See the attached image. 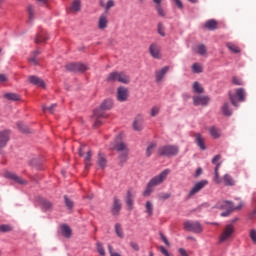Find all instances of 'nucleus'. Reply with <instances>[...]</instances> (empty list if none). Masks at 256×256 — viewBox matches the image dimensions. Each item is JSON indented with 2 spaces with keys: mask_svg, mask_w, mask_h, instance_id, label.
<instances>
[{
  "mask_svg": "<svg viewBox=\"0 0 256 256\" xmlns=\"http://www.w3.org/2000/svg\"><path fill=\"white\" fill-rule=\"evenodd\" d=\"M205 27L206 29H208L209 31H215V29H217V21L216 20H208L206 23H205Z\"/></svg>",
  "mask_w": 256,
  "mask_h": 256,
  "instance_id": "nucleus-33",
  "label": "nucleus"
},
{
  "mask_svg": "<svg viewBox=\"0 0 256 256\" xmlns=\"http://www.w3.org/2000/svg\"><path fill=\"white\" fill-rule=\"evenodd\" d=\"M9 135L10 132L7 130L0 132V149L6 147L7 143H9Z\"/></svg>",
  "mask_w": 256,
  "mask_h": 256,
  "instance_id": "nucleus-17",
  "label": "nucleus"
},
{
  "mask_svg": "<svg viewBox=\"0 0 256 256\" xmlns=\"http://www.w3.org/2000/svg\"><path fill=\"white\" fill-rule=\"evenodd\" d=\"M47 39H49V38L47 37V34H46L45 32H39V33L36 35V37H35V39H34V42H35L36 44L45 43V41H47Z\"/></svg>",
  "mask_w": 256,
  "mask_h": 256,
  "instance_id": "nucleus-29",
  "label": "nucleus"
},
{
  "mask_svg": "<svg viewBox=\"0 0 256 256\" xmlns=\"http://www.w3.org/2000/svg\"><path fill=\"white\" fill-rule=\"evenodd\" d=\"M41 52L39 50H35L32 52V55L29 57L28 61L30 65H39V59L37 58L38 55H40Z\"/></svg>",
  "mask_w": 256,
  "mask_h": 256,
  "instance_id": "nucleus-27",
  "label": "nucleus"
},
{
  "mask_svg": "<svg viewBox=\"0 0 256 256\" xmlns=\"http://www.w3.org/2000/svg\"><path fill=\"white\" fill-rule=\"evenodd\" d=\"M115 5V1L114 0H108L105 6V13L107 15V13H109V11L111 10V8H113V6Z\"/></svg>",
  "mask_w": 256,
  "mask_h": 256,
  "instance_id": "nucleus-47",
  "label": "nucleus"
},
{
  "mask_svg": "<svg viewBox=\"0 0 256 256\" xmlns=\"http://www.w3.org/2000/svg\"><path fill=\"white\" fill-rule=\"evenodd\" d=\"M127 97H129L127 88L119 87L117 89V100L123 103V101H127Z\"/></svg>",
  "mask_w": 256,
  "mask_h": 256,
  "instance_id": "nucleus-16",
  "label": "nucleus"
},
{
  "mask_svg": "<svg viewBox=\"0 0 256 256\" xmlns=\"http://www.w3.org/2000/svg\"><path fill=\"white\" fill-rule=\"evenodd\" d=\"M120 211H121V200H119L117 197H114L111 213L112 215H119Z\"/></svg>",
  "mask_w": 256,
  "mask_h": 256,
  "instance_id": "nucleus-22",
  "label": "nucleus"
},
{
  "mask_svg": "<svg viewBox=\"0 0 256 256\" xmlns=\"http://www.w3.org/2000/svg\"><path fill=\"white\" fill-rule=\"evenodd\" d=\"M109 27V17L107 14H101L98 18V29L101 31L107 29Z\"/></svg>",
  "mask_w": 256,
  "mask_h": 256,
  "instance_id": "nucleus-14",
  "label": "nucleus"
},
{
  "mask_svg": "<svg viewBox=\"0 0 256 256\" xmlns=\"http://www.w3.org/2000/svg\"><path fill=\"white\" fill-rule=\"evenodd\" d=\"M209 131L213 139H219V137H221V133L219 132V129H217L215 126L210 127Z\"/></svg>",
  "mask_w": 256,
  "mask_h": 256,
  "instance_id": "nucleus-38",
  "label": "nucleus"
},
{
  "mask_svg": "<svg viewBox=\"0 0 256 256\" xmlns=\"http://www.w3.org/2000/svg\"><path fill=\"white\" fill-rule=\"evenodd\" d=\"M0 231L1 233H9L10 231H13V228L10 225H0Z\"/></svg>",
  "mask_w": 256,
  "mask_h": 256,
  "instance_id": "nucleus-52",
  "label": "nucleus"
},
{
  "mask_svg": "<svg viewBox=\"0 0 256 256\" xmlns=\"http://www.w3.org/2000/svg\"><path fill=\"white\" fill-rule=\"evenodd\" d=\"M229 99L234 107H239V104L237 103V99L240 102L245 101V89L243 88L236 89L235 94H229Z\"/></svg>",
  "mask_w": 256,
  "mask_h": 256,
  "instance_id": "nucleus-6",
  "label": "nucleus"
},
{
  "mask_svg": "<svg viewBox=\"0 0 256 256\" xmlns=\"http://www.w3.org/2000/svg\"><path fill=\"white\" fill-rule=\"evenodd\" d=\"M207 185H209V181H207V180H201V181L197 182L196 184H194V186L189 191L188 197L191 198L194 195H197V193H199V191H201V189H204L205 187H207Z\"/></svg>",
  "mask_w": 256,
  "mask_h": 256,
  "instance_id": "nucleus-10",
  "label": "nucleus"
},
{
  "mask_svg": "<svg viewBox=\"0 0 256 256\" xmlns=\"http://www.w3.org/2000/svg\"><path fill=\"white\" fill-rule=\"evenodd\" d=\"M250 239L252 240V243H254V245H256V230L255 229L250 230Z\"/></svg>",
  "mask_w": 256,
  "mask_h": 256,
  "instance_id": "nucleus-54",
  "label": "nucleus"
},
{
  "mask_svg": "<svg viewBox=\"0 0 256 256\" xmlns=\"http://www.w3.org/2000/svg\"><path fill=\"white\" fill-rule=\"evenodd\" d=\"M169 197H171V194L169 193H161L158 195V199H161L163 201H165L166 199H169Z\"/></svg>",
  "mask_w": 256,
  "mask_h": 256,
  "instance_id": "nucleus-59",
  "label": "nucleus"
},
{
  "mask_svg": "<svg viewBox=\"0 0 256 256\" xmlns=\"http://www.w3.org/2000/svg\"><path fill=\"white\" fill-rule=\"evenodd\" d=\"M185 231L192 233H203V225L199 221L188 220L183 224Z\"/></svg>",
  "mask_w": 256,
  "mask_h": 256,
  "instance_id": "nucleus-4",
  "label": "nucleus"
},
{
  "mask_svg": "<svg viewBox=\"0 0 256 256\" xmlns=\"http://www.w3.org/2000/svg\"><path fill=\"white\" fill-rule=\"evenodd\" d=\"M160 237H161L163 243H165V245H167L168 247L171 245L169 243V240H167V237H165V235H163V233H160Z\"/></svg>",
  "mask_w": 256,
  "mask_h": 256,
  "instance_id": "nucleus-61",
  "label": "nucleus"
},
{
  "mask_svg": "<svg viewBox=\"0 0 256 256\" xmlns=\"http://www.w3.org/2000/svg\"><path fill=\"white\" fill-rule=\"evenodd\" d=\"M151 193H153V186L148 182L146 189L143 192V196L149 197V195H151Z\"/></svg>",
  "mask_w": 256,
  "mask_h": 256,
  "instance_id": "nucleus-45",
  "label": "nucleus"
},
{
  "mask_svg": "<svg viewBox=\"0 0 256 256\" xmlns=\"http://www.w3.org/2000/svg\"><path fill=\"white\" fill-rule=\"evenodd\" d=\"M158 155L160 157H175L179 155V147L176 145H164L158 148Z\"/></svg>",
  "mask_w": 256,
  "mask_h": 256,
  "instance_id": "nucleus-3",
  "label": "nucleus"
},
{
  "mask_svg": "<svg viewBox=\"0 0 256 256\" xmlns=\"http://www.w3.org/2000/svg\"><path fill=\"white\" fill-rule=\"evenodd\" d=\"M233 233H235L233 224L226 225L219 237V243H227L233 237Z\"/></svg>",
  "mask_w": 256,
  "mask_h": 256,
  "instance_id": "nucleus-5",
  "label": "nucleus"
},
{
  "mask_svg": "<svg viewBox=\"0 0 256 256\" xmlns=\"http://www.w3.org/2000/svg\"><path fill=\"white\" fill-rule=\"evenodd\" d=\"M194 105H207L209 103V97L207 96H194L193 97Z\"/></svg>",
  "mask_w": 256,
  "mask_h": 256,
  "instance_id": "nucleus-20",
  "label": "nucleus"
},
{
  "mask_svg": "<svg viewBox=\"0 0 256 256\" xmlns=\"http://www.w3.org/2000/svg\"><path fill=\"white\" fill-rule=\"evenodd\" d=\"M29 81H30V83H32V85H36L37 87L45 88V81H43V79H41L37 76H30Z\"/></svg>",
  "mask_w": 256,
  "mask_h": 256,
  "instance_id": "nucleus-25",
  "label": "nucleus"
},
{
  "mask_svg": "<svg viewBox=\"0 0 256 256\" xmlns=\"http://www.w3.org/2000/svg\"><path fill=\"white\" fill-rule=\"evenodd\" d=\"M55 107H57V104H52L50 107L42 106V111L45 113V111H49V113H53Z\"/></svg>",
  "mask_w": 256,
  "mask_h": 256,
  "instance_id": "nucleus-53",
  "label": "nucleus"
},
{
  "mask_svg": "<svg viewBox=\"0 0 256 256\" xmlns=\"http://www.w3.org/2000/svg\"><path fill=\"white\" fill-rule=\"evenodd\" d=\"M192 71L193 73H203V66L199 63H194L192 65Z\"/></svg>",
  "mask_w": 256,
  "mask_h": 256,
  "instance_id": "nucleus-44",
  "label": "nucleus"
},
{
  "mask_svg": "<svg viewBox=\"0 0 256 256\" xmlns=\"http://www.w3.org/2000/svg\"><path fill=\"white\" fill-rule=\"evenodd\" d=\"M158 33L161 37H165V28L163 27L162 23L158 24Z\"/></svg>",
  "mask_w": 256,
  "mask_h": 256,
  "instance_id": "nucleus-55",
  "label": "nucleus"
},
{
  "mask_svg": "<svg viewBox=\"0 0 256 256\" xmlns=\"http://www.w3.org/2000/svg\"><path fill=\"white\" fill-rule=\"evenodd\" d=\"M219 161H221V155L217 154L212 159L213 165H216V167L214 169V173H215L214 181H215V183H217V185H221V183H222V180L219 178V168L221 167V162H219Z\"/></svg>",
  "mask_w": 256,
  "mask_h": 256,
  "instance_id": "nucleus-8",
  "label": "nucleus"
},
{
  "mask_svg": "<svg viewBox=\"0 0 256 256\" xmlns=\"http://www.w3.org/2000/svg\"><path fill=\"white\" fill-rule=\"evenodd\" d=\"M27 11H28L29 21H31L32 19H34L35 8L31 5H29L28 8H27Z\"/></svg>",
  "mask_w": 256,
  "mask_h": 256,
  "instance_id": "nucleus-50",
  "label": "nucleus"
},
{
  "mask_svg": "<svg viewBox=\"0 0 256 256\" xmlns=\"http://www.w3.org/2000/svg\"><path fill=\"white\" fill-rule=\"evenodd\" d=\"M179 253L182 256H189V254H187V251L185 250V248H180L179 249Z\"/></svg>",
  "mask_w": 256,
  "mask_h": 256,
  "instance_id": "nucleus-64",
  "label": "nucleus"
},
{
  "mask_svg": "<svg viewBox=\"0 0 256 256\" xmlns=\"http://www.w3.org/2000/svg\"><path fill=\"white\" fill-rule=\"evenodd\" d=\"M222 112L223 115H226V117H230V115H232V112L229 110V103H225L222 106Z\"/></svg>",
  "mask_w": 256,
  "mask_h": 256,
  "instance_id": "nucleus-46",
  "label": "nucleus"
},
{
  "mask_svg": "<svg viewBox=\"0 0 256 256\" xmlns=\"http://www.w3.org/2000/svg\"><path fill=\"white\" fill-rule=\"evenodd\" d=\"M134 131H142L143 130V116L137 115L133 122Z\"/></svg>",
  "mask_w": 256,
  "mask_h": 256,
  "instance_id": "nucleus-19",
  "label": "nucleus"
},
{
  "mask_svg": "<svg viewBox=\"0 0 256 256\" xmlns=\"http://www.w3.org/2000/svg\"><path fill=\"white\" fill-rule=\"evenodd\" d=\"M4 176L6 179H11L14 183H18V185H27V180L21 178V176L12 173V172H5Z\"/></svg>",
  "mask_w": 256,
  "mask_h": 256,
  "instance_id": "nucleus-12",
  "label": "nucleus"
},
{
  "mask_svg": "<svg viewBox=\"0 0 256 256\" xmlns=\"http://www.w3.org/2000/svg\"><path fill=\"white\" fill-rule=\"evenodd\" d=\"M195 137V143L198 145V147L202 150L205 151L207 147L205 146V138L200 133H196L194 135Z\"/></svg>",
  "mask_w": 256,
  "mask_h": 256,
  "instance_id": "nucleus-21",
  "label": "nucleus"
},
{
  "mask_svg": "<svg viewBox=\"0 0 256 256\" xmlns=\"http://www.w3.org/2000/svg\"><path fill=\"white\" fill-rule=\"evenodd\" d=\"M232 83H233V85H243V80H241L240 78H237L236 76H234L232 78Z\"/></svg>",
  "mask_w": 256,
  "mask_h": 256,
  "instance_id": "nucleus-57",
  "label": "nucleus"
},
{
  "mask_svg": "<svg viewBox=\"0 0 256 256\" xmlns=\"http://www.w3.org/2000/svg\"><path fill=\"white\" fill-rule=\"evenodd\" d=\"M86 147H87V145L81 144V146H80V148H79V150H78V155H79V157H83V156H84V153H83V152L85 151Z\"/></svg>",
  "mask_w": 256,
  "mask_h": 256,
  "instance_id": "nucleus-60",
  "label": "nucleus"
},
{
  "mask_svg": "<svg viewBox=\"0 0 256 256\" xmlns=\"http://www.w3.org/2000/svg\"><path fill=\"white\" fill-rule=\"evenodd\" d=\"M158 250L160 251V253H162V255L171 256V253H169V251H167V249L165 248V246H160V247L158 248Z\"/></svg>",
  "mask_w": 256,
  "mask_h": 256,
  "instance_id": "nucleus-56",
  "label": "nucleus"
},
{
  "mask_svg": "<svg viewBox=\"0 0 256 256\" xmlns=\"http://www.w3.org/2000/svg\"><path fill=\"white\" fill-rule=\"evenodd\" d=\"M149 53L153 59H161V46L159 44H150Z\"/></svg>",
  "mask_w": 256,
  "mask_h": 256,
  "instance_id": "nucleus-13",
  "label": "nucleus"
},
{
  "mask_svg": "<svg viewBox=\"0 0 256 256\" xmlns=\"http://www.w3.org/2000/svg\"><path fill=\"white\" fill-rule=\"evenodd\" d=\"M71 11L74 13H78V11H81V0H74L71 5Z\"/></svg>",
  "mask_w": 256,
  "mask_h": 256,
  "instance_id": "nucleus-36",
  "label": "nucleus"
},
{
  "mask_svg": "<svg viewBox=\"0 0 256 256\" xmlns=\"http://www.w3.org/2000/svg\"><path fill=\"white\" fill-rule=\"evenodd\" d=\"M153 3H155V9L160 17H166L167 13H165V10L163 9V6L161 3H163V0H152Z\"/></svg>",
  "mask_w": 256,
  "mask_h": 256,
  "instance_id": "nucleus-23",
  "label": "nucleus"
},
{
  "mask_svg": "<svg viewBox=\"0 0 256 256\" xmlns=\"http://www.w3.org/2000/svg\"><path fill=\"white\" fill-rule=\"evenodd\" d=\"M222 181H223L224 185H226V187H233L235 185V180L229 174H225L222 177Z\"/></svg>",
  "mask_w": 256,
  "mask_h": 256,
  "instance_id": "nucleus-26",
  "label": "nucleus"
},
{
  "mask_svg": "<svg viewBox=\"0 0 256 256\" xmlns=\"http://www.w3.org/2000/svg\"><path fill=\"white\" fill-rule=\"evenodd\" d=\"M111 109H113V100L111 99L104 100L100 108L94 110L93 112V115H92V121H94L93 127H100L101 122L99 121V119L107 118V115H105V111H109Z\"/></svg>",
  "mask_w": 256,
  "mask_h": 256,
  "instance_id": "nucleus-1",
  "label": "nucleus"
},
{
  "mask_svg": "<svg viewBox=\"0 0 256 256\" xmlns=\"http://www.w3.org/2000/svg\"><path fill=\"white\" fill-rule=\"evenodd\" d=\"M17 125L20 131H23V133H27V127L23 126V123H18Z\"/></svg>",
  "mask_w": 256,
  "mask_h": 256,
  "instance_id": "nucleus-63",
  "label": "nucleus"
},
{
  "mask_svg": "<svg viewBox=\"0 0 256 256\" xmlns=\"http://www.w3.org/2000/svg\"><path fill=\"white\" fill-rule=\"evenodd\" d=\"M65 204L68 209H73V201L67 198V196H64Z\"/></svg>",
  "mask_w": 256,
  "mask_h": 256,
  "instance_id": "nucleus-58",
  "label": "nucleus"
},
{
  "mask_svg": "<svg viewBox=\"0 0 256 256\" xmlns=\"http://www.w3.org/2000/svg\"><path fill=\"white\" fill-rule=\"evenodd\" d=\"M106 81H108V83H115L116 81L119 82V72L110 73L107 76Z\"/></svg>",
  "mask_w": 256,
  "mask_h": 256,
  "instance_id": "nucleus-32",
  "label": "nucleus"
},
{
  "mask_svg": "<svg viewBox=\"0 0 256 256\" xmlns=\"http://www.w3.org/2000/svg\"><path fill=\"white\" fill-rule=\"evenodd\" d=\"M167 73H169V66H165L160 70H156L155 71L156 82L161 83V81H163V79H165V75H167Z\"/></svg>",
  "mask_w": 256,
  "mask_h": 256,
  "instance_id": "nucleus-15",
  "label": "nucleus"
},
{
  "mask_svg": "<svg viewBox=\"0 0 256 256\" xmlns=\"http://www.w3.org/2000/svg\"><path fill=\"white\" fill-rule=\"evenodd\" d=\"M61 231L63 237H66V239H69L71 237V227H69L67 224L61 226Z\"/></svg>",
  "mask_w": 256,
  "mask_h": 256,
  "instance_id": "nucleus-30",
  "label": "nucleus"
},
{
  "mask_svg": "<svg viewBox=\"0 0 256 256\" xmlns=\"http://www.w3.org/2000/svg\"><path fill=\"white\" fill-rule=\"evenodd\" d=\"M41 205H42L43 209H45L46 211H49V209H51L53 207V204L51 202H49L48 200H42Z\"/></svg>",
  "mask_w": 256,
  "mask_h": 256,
  "instance_id": "nucleus-48",
  "label": "nucleus"
},
{
  "mask_svg": "<svg viewBox=\"0 0 256 256\" xmlns=\"http://www.w3.org/2000/svg\"><path fill=\"white\" fill-rule=\"evenodd\" d=\"M67 71H71L72 73H85L87 71V65L83 63H70L66 65Z\"/></svg>",
  "mask_w": 256,
  "mask_h": 256,
  "instance_id": "nucleus-9",
  "label": "nucleus"
},
{
  "mask_svg": "<svg viewBox=\"0 0 256 256\" xmlns=\"http://www.w3.org/2000/svg\"><path fill=\"white\" fill-rule=\"evenodd\" d=\"M161 111L159 106H153L150 110L151 117H157V114Z\"/></svg>",
  "mask_w": 256,
  "mask_h": 256,
  "instance_id": "nucleus-51",
  "label": "nucleus"
},
{
  "mask_svg": "<svg viewBox=\"0 0 256 256\" xmlns=\"http://www.w3.org/2000/svg\"><path fill=\"white\" fill-rule=\"evenodd\" d=\"M145 207H146V213H147L148 217H152L153 216V203H151V201H147Z\"/></svg>",
  "mask_w": 256,
  "mask_h": 256,
  "instance_id": "nucleus-41",
  "label": "nucleus"
},
{
  "mask_svg": "<svg viewBox=\"0 0 256 256\" xmlns=\"http://www.w3.org/2000/svg\"><path fill=\"white\" fill-rule=\"evenodd\" d=\"M241 207H243V202H240L238 206H233V203L229 201H220L216 204V209L225 211L221 213V217H229L233 211L241 209Z\"/></svg>",
  "mask_w": 256,
  "mask_h": 256,
  "instance_id": "nucleus-2",
  "label": "nucleus"
},
{
  "mask_svg": "<svg viewBox=\"0 0 256 256\" xmlns=\"http://www.w3.org/2000/svg\"><path fill=\"white\" fill-rule=\"evenodd\" d=\"M226 47L231 51L232 53H241V49L237 47V45L233 43H227Z\"/></svg>",
  "mask_w": 256,
  "mask_h": 256,
  "instance_id": "nucleus-42",
  "label": "nucleus"
},
{
  "mask_svg": "<svg viewBox=\"0 0 256 256\" xmlns=\"http://www.w3.org/2000/svg\"><path fill=\"white\" fill-rule=\"evenodd\" d=\"M96 247L99 255L105 256V248L103 247V244L101 242H97Z\"/></svg>",
  "mask_w": 256,
  "mask_h": 256,
  "instance_id": "nucleus-49",
  "label": "nucleus"
},
{
  "mask_svg": "<svg viewBox=\"0 0 256 256\" xmlns=\"http://www.w3.org/2000/svg\"><path fill=\"white\" fill-rule=\"evenodd\" d=\"M4 97L5 99H8V101H21V96L15 93H6L4 94Z\"/></svg>",
  "mask_w": 256,
  "mask_h": 256,
  "instance_id": "nucleus-34",
  "label": "nucleus"
},
{
  "mask_svg": "<svg viewBox=\"0 0 256 256\" xmlns=\"http://www.w3.org/2000/svg\"><path fill=\"white\" fill-rule=\"evenodd\" d=\"M171 173V170L165 169L159 175L153 177L148 183L153 187H157V185H161L167 179V175Z\"/></svg>",
  "mask_w": 256,
  "mask_h": 256,
  "instance_id": "nucleus-7",
  "label": "nucleus"
},
{
  "mask_svg": "<svg viewBox=\"0 0 256 256\" xmlns=\"http://www.w3.org/2000/svg\"><path fill=\"white\" fill-rule=\"evenodd\" d=\"M115 233L117 235V237H119V239H123V237H125V233H123V227L121 226V224L117 223L115 224Z\"/></svg>",
  "mask_w": 256,
  "mask_h": 256,
  "instance_id": "nucleus-35",
  "label": "nucleus"
},
{
  "mask_svg": "<svg viewBox=\"0 0 256 256\" xmlns=\"http://www.w3.org/2000/svg\"><path fill=\"white\" fill-rule=\"evenodd\" d=\"M113 149H115V151H118V153H122L123 151L129 150V148L127 147V144H125V142L121 141V134H119L116 137V139L114 141Z\"/></svg>",
  "mask_w": 256,
  "mask_h": 256,
  "instance_id": "nucleus-11",
  "label": "nucleus"
},
{
  "mask_svg": "<svg viewBox=\"0 0 256 256\" xmlns=\"http://www.w3.org/2000/svg\"><path fill=\"white\" fill-rule=\"evenodd\" d=\"M131 78L129 77V75L125 74L124 72H118V82L119 83H124L125 85H127L128 83H130Z\"/></svg>",
  "mask_w": 256,
  "mask_h": 256,
  "instance_id": "nucleus-28",
  "label": "nucleus"
},
{
  "mask_svg": "<svg viewBox=\"0 0 256 256\" xmlns=\"http://www.w3.org/2000/svg\"><path fill=\"white\" fill-rule=\"evenodd\" d=\"M93 156L91 150L86 151V156L84 157L85 169L91 167V157Z\"/></svg>",
  "mask_w": 256,
  "mask_h": 256,
  "instance_id": "nucleus-31",
  "label": "nucleus"
},
{
  "mask_svg": "<svg viewBox=\"0 0 256 256\" xmlns=\"http://www.w3.org/2000/svg\"><path fill=\"white\" fill-rule=\"evenodd\" d=\"M127 159H129V150H124L120 152L119 161L120 163H127Z\"/></svg>",
  "mask_w": 256,
  "mask_h": 256,
  "instance_id": "nucleus-40",
  "label": "nucleus"
},
{
  "mask_svg": "<svg viewBox=\"0 0 256 256\" xmlns=\"http://www.w3.org/2000/svg\"><path fill=\"white\" fill-rule=\"evenodd\" d=\"M130 247H131L134 251H139V244H137L136 242H130Z\"/></svg>",
  "mask_w": 256,
  "mask_h": 256,
  "instance_id": "nucleus-62",
  "label": "nucleus"
},
{
  "mask_svg": "<svg viewBox=\"0 0 256 256\" xmlns=\"http://www.w3.org/2000/svg\"><path fill=\"white\" fill-rule=\"evenodd\" d=\"M195 53L198 55H207V47L204 44H200L196 47Z\"/></svg>",
  "mask_w": 256,
  "mask_h": 256,
  "instance_id": "nucleus-39",
  "label": "nucleus"
},
{
  "mask_svg": "<svg viewBox=\"0 0 256 256\" xmlns=\"http://www.w3.org/2000/svg\"><path fill=\"white\" fill-rule=\"evenodd\" d=\"M156 147H157V144H155V143H151L150 145H148V147L146 149V155L148 157H151V155H153V152L155 151Z\"/></svg>",
  "mask_w": 256,
  "mask_h": 256,
  "instance_id": "nucleus-43",
  "label": "nucleus"
},
{
  "mask_svg": "<svg viewBox=\"0 0 256 256\" xmlns=\"http://www.w3.org/2000/svg\"><path fill=\"white\" fill-rule=\"evenodd\" d=\"M96 163L100 169H105V167H107V156H105L104 153L99 152Z\"/></svg>",
  "mask_w": 256,
  "mask_h": 256,
  "instance_id": "nucleus-18",
  "label": "nucleus"
},
{
  "mask_svg": "<svg viewBox=\"0 0 256 256\" xmlns=\"http://www.w3.org/2000/svg\"><path fill=\"white\" fill-rule=\"evenodd\" d=\"M193 91L194 93H198V94L205 93V89L199 82L193 83Z\"/></svg>",
  "mask_w": 256,
  "mask_h": 256,
  "instance_id": "nucleus-37",
  "label": "nucleus"
},
{
  "mask_svg": "<svg viewBox=\"0 0 256 256\" xmlns=\"http://www.w3.org/2000/svg\"><path fill=\"white\" fill-rule=\"evenodd\" d=\"M133 199H135V193L131 190H128L126 196V204L130 211L133 210Z\"/></svg>",
  "mask_w": 256,
  "mask_h": 256,
  "instance_id": "nucleus-24",
  "label": "nucleus"
}]
</instances>
